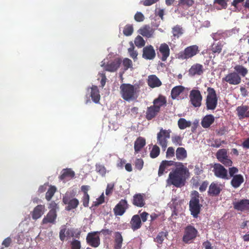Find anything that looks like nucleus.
Returning <instances> with one entry per match:
<instances>
[{
    "label": "nucleus",
    "instance_id": "nucleus-41",
    "mask_svg": "<svg viewBox=\"0 0 249 249\" xmlns=\"http://www.w3.org/2000/svg\"><path fill=\"white\" fill-rule=\"evenodd\" d=\"M178 123V127L180 129H184L191 125V122L190 121H187L184 118H180Z\"/></svg>",
    "mask_w": 249,
    "mask_h": 249
},
{
    "label": "nucleus",
    "instance_id": "nucleus-45",
    "mask_svg": "<svg viewBox=\"0 0 249 249\" xmlns=\"http://www.w3.org/2000/svg\"><path fill=\"white\" fill-rule=\"evenodd\" d=\"M134 43L135 45L139 48L144 47L145 44V42L144 40L140 36H138L135 38Z\"/></svg>",
    "mask_w": 249,
    "mask_h": 249
},
{
    "label": "nucleus",
    "instance_id": "nucleus-17",
    "mask_svg": "<svg viewBox=\"0 0 249 249\" xmlns=\"http://www.w3.org/2000/svg\"><path fill=\"white\" fill-rule=\"evenodd\" d=\"M158 56L162 61H165L170 55V49L166 43L161 44L160 46Z\"/></svg>",
    "mask_w": 249,
    "mask_h": 249
},
{
    "label": "nucleus",
    "instance_id": "nucleus-64",
    "mask_svg": "<svg viewBox=\"0 0 249 249\" xmlns=\"http://www.w3.org/2000/svg\"><path fill=\"white\" fill-rule=\"evenodd\" d=\"M49 208L51 209L50 211L56 212V209L58 208L57 204L54 201H52L49 205Z\"/></svg>",
    "mask_w": 249,
    "mask_h": 249
},
{
    "label": "nucleus",
    "instance_id": "nucleus-50",
    "mask_svg": "<svg viewBox=\"0 0 249 249\" xmlns=\"http://www.w3.org/2000/svg\"><path fill=\"white\" fill-rule=\"evenodd\" d=\"M193 0H180L178 4L183 7H190L193 5Z\"/></svg>",
    "mask_w": 249,
    "mask_h": 249
},
{
    "label": "nucleus",
    "instance_id": "nucleus-23",
    "mask_svg": "<svg viewBox=\"0 0 249 249\" xmlns=\"http://www.w3.org/2000/svg\"><path fill=\"white\" fill-rule=\"evenodd\" d=\"M147 84L151 88L160 87L162 83L159 78L156 75H150L148 76Z\"/></svg>",
    "mask_w": 249,
    "mask_h": 249
},
{
    "label": "nucleus",
    "instance_id": "nucleus-19",
    "mask_svg": "<svg viewBox=\"0 0 249 249\" xmlns=\"http://www.w3.org/2000/svg\"><path fill=\"white\" fill-rule=\"evenodd\" d=\"M176 162L172 160H163L160 163L158 171V176L160 177L164 173H166L167 171L166 170L169 166L175 165Z\"/></svg>",
    "mask_w": 249,
    "mask_h": 249
},
{
    "label": "nucleus",
    "instance_id": "nucleus-16",
    "mask_svg": "<svg viewBox=\"0 0 249 249\" xmlns=\"http://www.w3.org/2000/svg\"><path fill=\"white\" fill-rule=\"evenodd\" d=\"M214 175L219 178L228 179L227 170L221 164H215L213 166Z\"/></svg>",
    "mask_w": 249,
    "mask_h": 249
},
{
    "label": "nucleus",
    "instance_id": "nucleus-13",
    "mask_svg": "<svg viewBox=\"0 0 249 249\" xmlns=\"http://www.w3.org/2000/svg\"><path fill=\"white\" fill-rule=\"evenodd\" d=\"M189 97L193 106L198 107L201 106L202 97L200 91L196 89L192 90L190 91Z\"/></svg>",
    "mask_w": 249,
    "mask_h": 249
},
{
    "label": "nucleus",
    "instance_id": "nucleus-21",
    "mask_svg": "<svg viewBox=\"0 0 249 249\" xmlns=\"http://www.w3.org/2000/svg\"><path fill=\"white\" fill-rule=\"evenodd\" d=\"M130 228L133 231H135L139 229L142 225V221L139 214L134 215L130 222Z\"/></svg>",
    "mask_w": 249,
    "mask_h": 249
},
{
    "label": "nucleus",
    "instance_id": "nucleus-24",
    "mask_svg": "<svg viewBox=\"0 0 249 249\" xmlns=\"http://www.w3.org/2000/svg\"><path fill=\"white\" fill-rule=\"evenodd\" d=\"M167 101L166 97L162 95H160L157 98H155L153 102V106L158 109L160 111L162 107L166 105Z\"/></svg>",
    "mask_w": 249,
    "mask_h": 249
},
{
    "label": "nucleus",
    "instance_id": "nucleus-7",
    "mask_svg": "<svg viewBox=\"0 0 249 249\" xmlns=\"http://www.w3.org/2000/svg\"><path fill=\"white\" fill-rule=\"evenodd\" d=\"M208 94L206 100V104L208 109L213 110L217 104V97L215 90L211 88L207 89Z\"/></svg>",
    "mask_w": 249,
    "mask_h": 249
},
{
    "label": "nucleus",
    "instance_id": "nucleus-5",
    "mask_svg": "<svg viewBox=\"0 0 249 249\" xmlns=\"http://www.w3.org/2000/svg\"><path fill=\"white\" fill-rule=\"evenodd\" d=\"M197 234V230L193 226L189 225L184 229L182 241L185 244H190L196 237Z\"/></svg>",
    "mask_w": 249,
    "mask_h": 249
},
{
    "label": "nucleus",
    "instance_id": "nucleus-54",
    "mask_svg": "<svg viewBox=\"0 0 249 249\" xmlns=\"http://www.w3.org/2000/svg\"><path fill=\"white\" fill-rule=\"evenodd\" d=\"M134 19L137 22H142L144 20V17L141 12H137L134 16Z\"/></svg>",
    "mask_w": 249,
    "mask_h": 249
},
{
    "label": "nucleus",
    "instance_id": "nucleus-6",
    "mask_svg": "<svg viewBox=\"0 0 249 249\" xmlns=\"http://www.w3.org/2000/svg\"><path fill=\"white\" fill-rule=\"evenodd\" d=\"M74 196L71 193H66L63 197V202L67 205L65 209L67 211H71L76 209L79 205V200L74 197Z\"/></svg>",
    "mask_w": 249,
    "mask_h": 249
},
{
    "label": "nucleus",
    "instance_id": "nucleus-52",
    "mask_svg": "<svg viewBox=\"0 0 249 249\" xmlns=\"http://www.w3.org/2000/svg\"><path fill=\"white\" fill-rule=\"evenodd\" d=\"M81 245L80 241L74 239L72 241L71 243V249H81Z\"/></svg>",
    "mask_w": 249,
    "mask_h": 249
},
{
    "label": "nucleus",
    "instance_id": "nucleus-26",
    "mask_svg": "<svg viewBox=\"0 0 249 249\" xmlns=\"http://www.w3.org/2000/svg\"><path fill=\"white\" fill-rule=\"evenodd\" d=\"M144 194H137L133 196L132 204L137 207H142L145 203L144 199Z\"/></svg>",
    "mask_w": 249,
    "mask_h": 249
},
{
    "label": "nucleus",
    "instance_id": "nucleus-47",
    "mask_svg": "<svg viewBox=\"0 0 249 249\" xmlns=\"http://www.w3.org/2000/svg\"><path fill=\"white\" fill-rule=\"evenodd\" d=\"M95 168L96 171L97 173H98L102 176H105L107 172V170L104 165L100 164H96L95 165Z\"/></svg>",
    "mask_w": 249,
    "mask_h": 249
},
{
    "label": "nucleus",
    "instance_id": "nucleus-55",
    "mask_svg": "<svg viewBox=\"0 0 249 249\" xmlns=\"http://www.w3.org/2000/svg\"><path fill=\"white\" fill-rule=\"evenodd\" d=\"M89 195H83L81 201L83 203V205L85 207H88L89 206Z\"/></svg>",
    "mask_w": 249,
    "mask_h": 249
},
{
    "label": "nucleus",
    "instance_id": "nucleus-18",
    "mask_svg": "<svg viewBox=\"0 0 249 249\" xmlns=\"http://www.w3.org/2000/svg\"><path fill=\"white\" fill-rule=\"evenodd\" d=\"M121 63V60L120 59H116L110 63H108L105 65V63L101 65L102 67H104V69L106 71L110 72H114L116 71L119 68Z\"/></svg>",
    "mask_w": 249,
    "mask_h": 249
},
{
    "label": "nucleus",
    "instance_id": "nucleus-12",
    "mask_svg": "<svg viewBox=\"0 0 249 249\" xmlns=\"http://www.w3.org/2000/svg\"><path fill=\"white\" fill-rule=\"evenodd\" d=\"M218 160L227 166H231L232 162L227 156V151L225 149L219 150L216 153Z\"/></svg>",
    "mask_w": 249,
    "mask_h": 249
},
{
    "label": "nucleus",
    "instance_id": "nucleus-63",
    "mask_svg": "<svg viewBox=\"0 0 249 249\" xmlns=\"http://www.w3.org/2000/svg\"><path fill=\"white\" fill-rule=\"evenodd\" d=\"M12 242V240L10 237L5 238L2 242V245L5 247H8L10 246Z\"/></svg>",
    "mask_w": 249,
    "mask_h": 249
},
{
    "label": "nucleus",
    "instance_id": "nucleus-51",
    "mask_svg": "<svg viewBox=\"0 0 249 249\" xmlns=\"http://www.w3.org/2000/svg\"><path fill=\"white\" fill-rule=\"evenodd\" d=\"M143 160L142 159H137L135 161V167L136 169L140 171L143 166Z\"/></svg>",
    "mask_w": 249,
    "mask_h": 249
},
{
    "label": "nucleus",
    "instance_id": "nucleus-59",
    "mask_svg": "<svg viewBox=\"0 0 249 249\" xmlns=\"http://www.w3.org/2000/svg\"><path fill=\"white\" fill-rule=\"evenodd\" d=\"M214 3L220 5L224 8H226L227 6V0H214Z\"/></svg>",
    "mask_w": 249,
    "mask_h": 249
},
{
    "label": "nucleus",
    "instance_id": "nucleus-28",
    "mask_svg": "<svg viewBox=\"0 0 249 249\" xmlns=\"http://www.w3.org/2000/svg\"><path fill=\"white\" fill-rule=\"evenodd\" d=\"M75 176V173L71 168L64 169L62 173L59 177L61 180H69L73 178Z\"/></svg>",
    "mask_w": 249,
    "mask_h": 249
},
{
    "label": "nucleus",
    "instance_id": "nucleus-49",
    "mask_svg": "<svg viewBox=\"0 0 249 249\" xmlns=\"http://www.w3.org/2000/svg\"><path fill=\"white\" fill-rule=\"evenodd\" d=\"M234 69L237 72L240 73L243 76H245L248 73L247 69L242 66H236L234 67Z\"/></svg>",
    "mask_w": 249,
    "mask_h": 249
},
{
    "label": "nucleus",
    "instance_id": "nucleus-58",
    "mask_svg": "<svg viewBox=\"0 0 249 249\" xmlns=\"http://www.w3.org/2000/svg\"><path fill=\"white\" fill-rule=\"evenodd\" d=\"M175 155V150L173 147H169L168 148L166 157L167 158H170L174 157Z\"/></svg>",
    "mask_w": 249,
    "mask_h": 249
},
{
    "label": "nucleus",
    "instance_id": "nucleus-9",
    "mask_svg": "<svg viewBox=\"0 0 249 249\" xmlns=\"http://www.w3.org/2000/svg\"><path fill=\"white\" fill-rule=\"evenodd\" d=\"M198 51V48L196 45L190 46L178 53V58L181 59H187L195 55Z\"/></svg>",
    "mask_w": 249,
    "mask_h": 249
},
{
    "label": "nucleus",
    "instance_id": "nucleus-61",
    "mask_svg": "<svg viewBox=\"0 0 249 249\" xmlns=\"http://www.w3.org/2000/svg\"><path fill=\"white\" fill-rule=\"evenodd\" d=\"M202 164L200 163L199 165L197 164L195 166V168L194 169V173L196 175H199L201 174L202 171Z\"/></svg>",
    "mask_w": 249,
    "mask_h": 249
},
{
    "label": "nucleus",
    "instance_id": "nucleus-29",
    "mask_svg": "<svg viewBox=\"0 0 249 249\" xmlns=\"http://www.w3.org/2000/svg\"><path fill=\"white\" fill-rule=\"evenodd\" d=\"M234 208L239 211L249 209V200H242L233 203Z\"/></svg>",
    "mask_w": 249,
    "mask_h": 249
},
{
    "label": "nucleus",
    "instance_id": "nucleus-32",
    "mask_svg": "<svg viewBox=\"0 0 249 249\" xmlns=\"http://www.w3.org/2000/svg\"><path fill=\"white\" fill-rule=\"evenodd\" d=\"M123 238L121 233L116 231L114 233V249H121L123 244Z\"/></svg>",
    "mask_w": 249,
    "mask_h": 249
},
{
    "label": "nucleus",
    "instance_id": "nucleus-4",
    "mask_svg": "<svg viewBox=\"0 0 249 249\" xmlns=\"http://www.w3.org/2000/svg\"><path fill=\"white\" fill-rule=\"evenodd\" d=\"M80 234V231L75 233L73 229L67 228L65 225H63L61 226L59 231V238L62 242H64L71 237H74L79 238Z\"/></svg>",
    "mask_w": 249,
    "mask_h": 249
},
{
    "label": "nucleus",
    "instance_id": "nucleus-56",
    "mask_svg": "<svg viewBox=\"0 0 249 249\" xmlns=\"http://www.w3.org/2000/svg\"><path fill=\"white\" fill-rule=\"evenodd\" d=\"M114 186V183H110L107 185V188L106 190V194L107 195H109L112 193Z\"/></svg>",
    "mask_w": 249,
    "mask_h": 249
},
{
    "label": "nucleus",
    "instance_id": "nucleus-30",
    "mask_svg": "<svg viewBox=\"0 0 249 249\" xmlns=\"http://www.w3.org/2000/svg\"><path fill=\"white\" fill-rule=\"evenodd\" d=\"M145 139L142 137H138L134 142V150L135 153H138L145 145Z\"/></svg>",
    "mask_w": 249,
    "mask_h": 249
},
{
    "label": "nucleus",
    "instance_id": "nucleus-31",
    "mask_svg": "<svg viewBox=\"0 0 249 249\" xmlns=\"http://www.w3.org/2000/svg\"><path fill=\"white\" fill-rule=\"evenodd\" d=\"M90 97L95 103H99L100 95L99 89L96 86H92L91 88Z\"/></svg>",
    "mask_w": 249,
    "mask_h": 249
},
{
    "label": "nucleus",
    "instance_id": "nucleus-10",
    "mask_svg": "<svg viewBox=\"0 0 249 249\" xmlns=\"http://www.w3.org/2000/svg\"><path fill=\"white\" fill-rule=\"evenodd\" d=\"M98 232H89L86 237L87 244L93 248L98 247L100 244V239Z\"/></svg>",
    "mask_w": 249,
    "mask_h": 249
},
{
    "label": "nucleus",
    "instance_id": "nucleus-2",
    "mask_svg": "<svg viewBox=\"0 0 249 249\" xmlns=\"http://www.w3.org/2000/svg\"><path fill=\"white\" fill-rule=\"evenodd\" d=\"M120 94L122 98L130 101L136 99L139 94L140 89L139 84L134 85L130 84H122L120 87Z\"/></svg>",
    "mask_w": 249,
    "mask_h": 249
},
{
    "label": "nucleus",
    "instance_id": "nucleus-62",
    "mask_svg": "<svg viewBox=\"0 0 249 249\" xmlns=\"http://www.w3.org/2000/svg\"><path fill=\"white\" fill-rule=\"evenodd\" d=\"M172 142L174 143L178 144L181 145V139L180 136H176L173 138H172Z\"/></svg>",
    "mask_w": 249,
    "mask_h": 249
},
{
    "label": "nucleus",
    "instance_id": "nucleus-38",
    "mask_svg": "<svg viewBox=\"0 0 249 249\" xmlns=\"http://www.w3.org/2000/svg\"><path fill=\"white\" fill-rule=\"evenodd\" d=\"M202 71V66L200 64H196L191 67L189 71V73L191 76L196 74L200 75Z\"/></svg>",
    "mask_w": 249,
    "mask_h": 249
},
{
    "label": "nucleus",
    "instance_id": "nucleus-37",
    "mask_svg": "<svg viewBox=\"0 0 249 249\" xmlns=\"http://www.w3.org/2000/svg\"><path fill=\"white\" fill-rule=\"evenodd\" d=\"M249 107L246 106H242L237 107L236 111L237 115L239 119H243V118L247 117V113Z\"/></svg>",
    "mask_w": 249,
    "mask_h": 249
},
{
    "label": "nucleus",
    "instance_id": "nucleus-33",
    "mask_svg": "<svg viewBox=\"0 0 249 249\" xmlns=\"http://www.w3.org/2000/svg\"><path fill=\"white\" fill-rule=\"evenodd\" d=\"M223 186L221 184L212 183L209 189V193L213 196L218 195L222 190Z\"/></svg>",
    "mask_w": 249,
    "mask_h": 249
},
{
    "label": "nucleus",
    "instance_id": "nucleus-36",
    "mask_svg": "<svg viewBox=\"0 0 249 249\" xmlns=\"http://www.w3.org/2000/svg\"><path fill=\"white\" fill-rule=\"evenodd\" d=\"M168 236V232L167 231H162L158 233L155 238H154V241L157 243L159 245H161L165 238Z\"/></svg>",
    "mask_w": 249,
    "mask_h": 249
},
{
    "label": "nucleus",
    "instance_id": "nucleus-11",
    "mask_svg": "<svg viewBox=\"0 0 249 249\" xmlns=\"http://www.w3.org/2000/svg\"><path fill=\"white\" fill-rule=\"evenodd\" d=\"M129 205L126 199H121L113 209L116 216H122L128 208Z\"/></svg>",
    "mask_w": 249,
    "mask_h": 249
},
{
    "label": "nucleus",
    "instance_id": "nucleus-46",
    "mask_svg": "<svg viewBox=\"0 0 249 249\" xmlns=\"http://www.w3.org/2000/svg\"><path fill=\"white\" fill-rule=\"evenodd\" d=\"M130 47L129 48H128V52L130 57L135 60V59H137L138 53L136 51L134 50L135 47L132 42H130Z\"/></svg>",
    "mask_w": 249,
    "mask_h": 249
},
{
    "label": "nucleus",
    "instance_id": "nucleus-15",
    "mask_svg": "<svg viewBox=\"0 0 249 249\" xmlns=\"http://www.w3.org/2000/svg\"><path fill=\"white\" fill-rule=\"evenodd\" d=\"M142 56L146 60H153L156 57V52L154 47L151 45L144 47L142 49Z\"/></svg>",
    "mask_w": 249,
    "mask_h": 249
},
{
    "label": "nucleus",
    "instance_id": "nucleus-22",
    "mask_svg": "<svg viewBox=\"0 0 249 249\" xmlns=\"http://www.w3.org/2000/svg\"><path fill=\"white\" fill-rule=\"evenodd\" d=\"M160 112V111L153 105L147 107L145 113V118L148 121H150L156 118Z\"/></svg>",
    "mask_w": 249,
    "mask_h": 249
},
{
    "label": "nucleus",
    "instance_id": "nucleus-48",
    "mask_svg": "<svg viewBox=\"0 0 249 249\" xmlns=\"http://www.w3.org/2000/svg\"><path fill=\"white\" fill-rule=\"evenodd\" d=\"M160 152V148L157 145H154L150 153V157L152 158H157L159 155Z\"/></svg>",
    "mask_w": 249,
    "mask_h": 249
},
{
    "label": "nucleus",
    "instance_id": "nucleus-27",
    "mask_svg": "<svg viewBox=\"0 0 249 249\" xmlns=\"http://www.w3.org/2000/svg\"><path fill=\"white\" fill-rule=\"evenodd\" d=\"M45 210L44 205H38L34 209L32 213V217L34 220L39 218L44 213Z\"/></svg>",
    "mask_w": 249,
    "mask_h": 249
},
{
    "label": "nucleus",
    "instance_id": "nucleus-44",
    "mask_svg": "<svg viewBox=\"0 0 249 249\" xmlns=\"http://www.w3.org/2000/svg\"><path fill=\"white\" fill-rule=\"evenodd\" d=\"M134 31L133 26L132 24H126L124 28L123 34L125 36H131Z\"/></svg>",
    "mask_w": 249,
    "mask_h": 249
},
{
    "label": "nucleus",
    "instance_id": "nucleus-53",
    "mask_svg": "<svg viewBox=\"0 0 249 249\" xmlns=\"http://www.w3.org/2000/svg\"><path fill=\"white\" fill-rule=\"evenodd\" d=\"M123 64L125 70H127L128 69L131 68L132 66V61L129 58H124L123 61Z\"/></svg>",
    "mask_w": 249,
    "mask_h": 249
},
{
    "label": "nucleus",
    "instance_id": "nucleus-8",
    "mask_svg": "<svg viewBox=\"0 0 249 249\" xmlns=\"http://www.w3.org/2000/svg\"><path fill=\"white\" fill-rule=\"evenodd\" d=\"M171 130H165L162 128L160 129V132L157 134L158 143L165 150L167 146L168 139L170 137Z\"/></svg>",
    "mask_w": 249,
    "mask_h": 249
},
{
    "label": "nucleus",
    "instance_id": "nucleus-34",
    "mask_svg": "<svg viewBox=\"0 0 249 249\" xmlns=\"http://www.w3.org/2000/svg\"><path fill=\"white\" fill-rule=\"evenodd\" d=\"M244 178L241 175H236L233 176L231 180V185L234 188L239 187L243 182Z\"/></svg>",
    "mask_w": 249,
    "mask_h": 249
},
{
    "label": "nucleus",
    "instance_id": "nucleus-3",
    "mask_svg": "<svg viewBox=\"0 0 249 249\" xmlns=\"http://www.w3.org/2000/svg\"><path fill=\"white\" fill-rule=\"evenodd\" d=\"M199 194L196 191H193L191 194V198L189 202V208L191 214L194 217H197L200 212V205L199 199Z\"/></svg>",
    "mask_w": 249,
    "mask_h": 249
},
{
    "label": "nucleus",
    "instance_id": "nucleus-43",
    "mask_svg": "<svg viewBox=\"0 0 249 249\" xmlns=\"http://www.w3.org/2000/svg\"><path fill=\"white\" fill-rule=\"evenodd\" d=\"M56 191V188L54 186H51L46 193L45 198L48 201H50Z\"/></svg>",
    "mask_w": 249,
    "mask_h": 249
},
{
    "label": "nucleus",
    "instance_id": "nucleus-35",
    "mask_svg": "<svg viewBox=\"0 0 249 249\" xmlns=\"http://www.w3.org/2000/svg\"><path fill=\"white\" fill-rule=\"evenodd\" d=\"M185 88L182 86H178L174 87L171 92V98L173 99H176L180 94L183 91Z\"/></svg>",
    "mask_w": 249,
    "mask_h": 249
},
{
    "label": "nucleus",
    "instance_id": "nucleus-20",
    "mask_svg": "<svg viewBox=\"0 0 249 249\" xmlns=\"http://www.w3.org/2000/svg\"><path fill=\"white\" fill-rule=\"evenodd\" d=\"M57 217L56 212L49 211L47 215L45 216L42 221V224H47L51 223L54 224L55 223V220Z\"/></svg>",
    "mask_w": 249,
    "mask_h": 249
},
{
    "label": "nucleus",
    "instance_id": "nucleus-42",
    "mask_svg": "<svg viewBox=\"0 0 249 249\" xmlns=\"http://www.w3.org/2000/svg\"><path fill=\"white\" fill-rule=\"evenodd\" d=\"M172 34L174 37L178 38L183 34L182 28L180 26L177 25L172 28Z\"/></svg>",
    "mask_w": 249,
    "mask_h": 249
},
{
    "label": "nucleus",
    "instance_id": "nucleus-40",
    "mask_svg": "<svg viewBox=\"0 0 249 249\" xmlns=\"http://www.w3.org/2000/svg\"><path fill=\"white\" fill-rule=\"evenodd\" d=\"M214 118L212 115H207L203 117V127L208 128L213 123Z\"/></svg>",
    "mask_w": 249,
    "mask_h": 249
},
{
    "label": "nucleus",
    "instance_id": "nucleus-14",
    "mask_svg": "<svg viewBox=\"0 0 249 249\" xmlns=\"http://www.w3.org/2000/svg\"><path fill=\"white\" fill-rule=\"evenodd\" d=\"M223 81L231 85H238L241 82V78L237 72H233L228 74L222 79Z\"/></svg>",
    "mask_w": 249,
    "mask_h": 249
},
{
    "label": "nucleus",
    "instance_id": "nucleus-60",
    "mask_svg": "<svg viewBox=\"0 0 249 249\" xmlns=\"http://www.w3.org/2000/svg\"><path fill=\"white\" fill-rule=\"evenodd\" d=\"M142 222H145L147 221L149 216V213L146 212H143L139 215Z\"/></svg>",
    "mask_w": 249,
    "mask_h": 249
},
{
    "label": "nucleus",
    "instance_id": "nucleus-25",
    "mask_svg": "<svg viewBox=\"0 0 249 249\" xmlns=\"http://www.w3.org/2000/svg\"><path fill=\"white\" fill-rule=\"evenodd\" d=\"M138 33L143 36L150 38L153 36L154 30L149 25H145L138 30Z\"/></svg>",
    "mask_w": 249,
    "mask_h": 249
},
{
    "label": "nucleus",
    "instance_id": "nucleus-57",
    "mask_svg": "<svg viewBox=\"0 0 249 249\" xmlns=\"http://www.w3.org/2000/svg\"><path fill=\"white\" fill-rule=\"evenodd\" d=\"M222 50L221 46L218 44H213L212 46V50L213 52L216 53H219Z\"/></svg>",
    "mask_w": 249,
    "mask_h": 249
},
{
    "label": "nucleus",
    "instance_id": "nucleus-39",
    "mask_svg": "<svg viewBox=\"0 0 249 249\" xmlns=\"http://www.w3.org/2000/svg\"><path fill=\"white\" fill-rule=\"evenodd\" d=\"M176 158L178 160H183L187 156L186 150L183 147H178L176 150Z\"/></svg>",
    "mask_w": 249,
    "mask_h": 249
},
{
    "label": "nucleus",
    "instance_id": "nucleus-1",
    "mask_svg": "<svg viewBox=\"0 0 249 249\" xmlns=\"http://www.w3.org/2000/svg\"><path fill=\"white\" fill-rule=\"evenodd\" d=\"M176 168L170 172L166 183L168 185H173L177 188L184 186L186 179L190 177L188 169L181 162H176Z\"/></svg>",
    "mask_w": 249,
    "mask_h": 249
}]
</instances>
